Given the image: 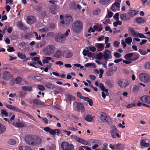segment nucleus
Returning <instances> with one entry per match:
<instances>
[{
	"mask_svg": "<svg viewBox=\"0 0 150 150\" xmlns=\"http://www.w3.org/2000/svg\"><path fill=\"white\" fill-rule=\"evenodd\" d=\"M5 106L8 109L15 112H20L25 114L31 119H32V118L33 117L28 112L23 111V110L18 108L17 107L15 106H14L8 105H5Z\"/></svg>",
	"mask_w": 150,
	"mask_h": 150,
	"instance_id": "obj_3",
	"label": "nucleus"
},
{
	"mask_svg": "<svg viewBox=\"0 0 150 150\" xmlns=\"http://www.w3.org/2000/svg\"><path fill=\"white\" fill-rule=\"evenodd\" d=\"M26 144L32 146H35L37 143L36 141H25Z\"/></svg>",
	"mask_w": 150,
	"mask_h": 150,
	"instance_id": "obj_37",
	"label": "nucleus"
},
{
	"mask_svg": "<svg viewBox=\"0 0 150 150\" xmlns=\"http://www.w3.org/2000/svg\"><path fill=\"white\" fill-rule=\"evenodd\" d=\"M70 32V30L68 29L66 32L64 34H62L61 33L58 34L55 37V40L58 42H63L65 40V37L68 35L69 33Z\"/></svg>",
	"mask_w": 150,
	"mask_h": 150,
	"instance_id": "obj_4",
	"label": "nucleus"
},
{
	"mask_svg": "<svg viewBox=\"0 0 150 150\" xmlns=\"http://www.w3.org/2000/svg\"><path fill=\"white\" fill-rule=\"evenodd\" d=\"M145 67L148 69H150V62L146 63L145 65Z\"/></svg>",
	"mask_w": 150,
	"mask_h": 150,
	"instance_id": "obj_57",
	"label": "nucleus"
},
{
	"mask_svg": "<svg viewBox=\"0 0 150 150\" xmlns=\"http://www.w3.org/2000/svg\"><path fill=\"white\" fill-rule=\"evenodd\" d=\"M72 53L70 51H66L63 54V56L66 58H71L72 56Z\"/></svg>",
	"mask_w": 150,
	"mask_h": 150,
	"instance_id": "obj_16",
	"label": "nucleus"
},
{
	"mask_svg": "<svg viewBox=\"0 0 150 150\" xmlns=\"http://www.w3.org/2000/svg\"><path fill=\"white\" fill-rule=\"evenodd\" d=\"M46 44L45 41H43L41 42L40 43H38V47H41L44 46Z\"/></svg>",
	"mask_w": 150,
	"mask_h": 150,
	"instance_id": "obj_44",
	"label": "nucleus"
},
{
	"mask_svg": "<svg viewBox=\"0 0 150 150\" xmlns=\"http://www.w3.org/2000/svg\"><path fill=\"white\" fill-rule=\"evenodd\" d=\"M21 79L20 77H18L17 78L15 79V83H18L21 81Z\"/></svg>",
	"mask_w": 150,
	"mask_h": 150,
	"instance_id": "obj_51",
	"label": "nucleus"
},
{
	"mask_svg": "<svg viewBox=\"0 0 150 150\" xmlns=\"http://www.w3.org/2000/svg\"><path fill=\"white\" fill-rule=\"evenodd\" d=\"M6 4H9L10 5L12 4L13 2V0H6Z\"/></svg>",
	"mask_w": 150,
	"mask_h": 150,
	"instance_id": "obj_63",
	"label": "nucleus"
},
{
	"mask_svg": "<svg viewBox=\"0 0 150 150\" xmlns=\"http://www.w3.org/2000/svg\"><path fill=\"white\" fill-rule=\"evenodd\" d=\"M48 30V28L47 27H45L43 29H39V31L41 33H46Z\"/></svg>",
	"mask_w": 150,
	"mask_h": 150,
	"instance_id": "obj_43",
	"label": "nucleus"
},
{
	"mask_svg": "<svg viewBox=\"0 0 150 150\" xmlns=\"http://www.w3.org/2000/svg\"><path fill=\"white\" fill-rule=\"evenodd\" d=\"M95 46L98 49V50L99 51H102L104 48V45L102 43H96L95 44Z\"/></svg>",
	"mask_w": 150,
	"mask_h": 150,
	"instance_id": "obj_19",
	"label": "nucleus"
},
{
	"mask_svg": "<svg viewBox=\"0 0 150 150\" xmlns=\"http://www.w3.org/2000/svg\"><path fill=\"white\" fill-rule=\"evenodd\" d=\"M19 149V150H32L31 148L25 146H20Z\"/></svg>",
	"mask_w": 150,
	"mask_h": 150,
	"instance_id": "obj_31",
	"label": "nucleus"
},
{
	"mask_svg": "<svg viewBox=\"0 0 150 150\" xmlns=\"http://www.w3.org/2000/svg\"><path fill=\"white\" fill-rule=\"evenodd\" d=\"M140 88V86L139 84L135 85L133 87L132 91L133 92L137 93L139 91Z\"/></svg>",
	"mask_w": 150,
	"mask_h": 150,
	"instance_id": "obj_24",
	"label": "nucleus"
},
{
	"mask_svg": "<svg viewBox=\"0 0 150 150\" xmlns=\"http://www.w3.org/2000/svg\"><path fill=\"white\" fill-rule=\"evenodd\" d=\"M71 138L72 139L75 140V141H84V140L81 139L80 140V139L77 136L75 135H72L71 136Z\"/></svg>",
	"mask_w": 150,
	"mask_h": 150,
	"instance_id": "obj_42",
	"label": "nucleus"
},
{
	"mask_svg": "<svg viewBox=\"0 0 150 150\" xmlns=\"http://www.w3.org/2000/svg\"><path fill=\"white\" fill-rule=\"evenodd\" d=\"M120 42L117 41H115L114 42V46L115 47H117L119 46Z\"/></svg>",
	"mask_w": 150,
	"mask_h": 150,
	"instance_id": "obj_54",
	"label": "nucleus"
},
{
	"mask_svg": "<svg viewBox=\"0 0 150 150\" xmlns=\"http://www.w3.org/2000/svg\"><path fill=\"white\" fill-rule=\"evenodd\" d=\"M113 74L109 70L106 72V75L108 76H110Z\"/></svg>",
	"mask_w": 150,
	"mask_h": 150,
	"instance_id": "obj_58",
	"label": "nucleus"
},
{
	"mask_svg": "<svg viewBox=\"0 0 150 150\" xmlns=\"http://www.w3.org/2000/svg\"><path fill=\"white\" fill-rule=\"evenodd\" d=\"M111 0H99V3L103 5H107L110 3Z\"/></svg>",
	"mask_w": 150,
	"mask_h": 150,
	"instance_id": "obj_25",
	"label": "nucleus"
},
{
	"mask_svg": "<svg viewBox=\"0 0 150 150\" xmlns=\"http://www.w3.org/2000/svg\"><path fill=\"white\" fill-rule=\"evenodd\" d=\"M73 4L74 5L73 7L74 9H76L77 8L78 9L80 10L81 8V6L79 5L76 4Z\"/></svg>",
	"mask_w": 150,
	"mask_h": 150,
	"instance_id": "obj_49",
	"label": "nucleus"
},
{
	"mask_svg": "<svg viewBox=\"0 0 150 150\" xmlns=\"http://www.w3.org/2000/svg\"><path fill=\"white\" fill-rule=\"evenodd\" d=\"M15 126L17 127H22L26 126V125L23 122H17L16 123Z\"/></svg>",
	"mask_w": 150,
	"mask_h": 150,
	"instance_id": "obj_27",
	"label": "nucleus"
},
{
	"mask_svg": "<svg viewBox=\"0 0 150 150\" xmlns=\"http://www.w3.org/2000/svg\"><path fill=\"white\" fill-rule=\"evenodd\" d=\"M139 77L141 81L144 83H148L150 81V76L146 73L140 74Z\"/></svg>",
	"mask_w": 150,
	"mask_h": 150,
	"instance_id": "obj_5",
	"label": "nucleus"
},
{
	"mask_svg": "<svg viewBox=\"0 0 150 150\" xmlns=\"http://www.w3.org/2000/svg\"><path fill=\"white\" fill-rule=\"evenodd\" d=\"M120 17L121 19L122 20L125 21H127L129 20V18L127 17V14L124 13L121 14L120 15Z\"/></svg>",
	"mask_w": 150,
	"mask_h": 150,
	"instance_id": "obj_36",
	"label": "nucleus"
},
{
	"mask_svg": "<svg viewBox=\"0 0 150 150\" xmlns=\"http://www.w3.org/2000/svg\"><path fill=\"white\" fill-rule=\"evenodd\" d=\"M142 102H145L150 104V96H144L140 98Z\"/></svg>",
	"mask_w": 150,
	"mask_h": 150,
	"instance_id": "obj_12",
	"label": "nucleus"
},
{
	"mask_svg": "<svg viewBox=\"0 0 150 150\" xmlns=\"http://www.w3.org/2000/svg\"><path fill=\"white\" fill-rule=\"evenodd\" d=\"M13 75L7 71H5L3 73L2 78L5 80H9L11 78H12Z\"/></svg>",
	"mask_w": 150,
	"mask_h": 150,
	"instance_id": "obj_10",
	"label": "nucleus"
},
{
	"mask_svg": "<svg viewBox=\"0 0 150 150\" xmlns=\"http://www.w3.org/2000/svg\"><path fill=\"white\" fill-rule=\"evenodd\" d=\"M88 52L89 50H86L84 49L83 50V51L82 53L84 56H86L87 55L88 53Z\"/></svg>",
	"mask_w": 150,
	"mask_h": 150,
	"instance_id": "obj_64",
	"label": "nucleus"
},
{
	"mask_svg": "<svg viewBox=\"0 0 150 150\" xmlns=\"http://www.w3.org/2000/svg\"><path fill=\"white\" fill-rule=\"evenodd\" d=\"M85 120L88 122H91L93 120V118L91 115H88L85 118Z\"/></svg>",
	"mask_w": 150,
	"mask_h": 150,
	"instance_id": "obj_38",
	"label": "nucleus"
},
{
	"mask_svg": "<svg viewBox=\"0 0 150 150\" xmlns=\"http://www.w3.org/2000/svg\"><path fill=\"white\" fill-rule=\"evenodd\" d=\"M56 50L55 47L52 45H49L43 49V52L46 55H51L54 53Z\"/></svg>",
	"mask_w": 150,
	"mask_h": 150,
	"instance_id": "obj_1",
	"label": "nucleus"
},
{
	"mask_svg": "<svg viewBox=\"0 0 150 150\" xmlns=\"http://www.w3.org/2000/svg\"><path fill=\"white\" fill-rule=\"evenodd\" d=\"M111 133H114L116 132L117 130V129L116 127V126L114 125H112L111 127Z\"/></svg>",
	"mask_w": 150,
	"mask_h": 150,
	"instance_id": "obj_39",
	"label": "nucleus"
},
{
	"mask_svg": "<svg viewBox=\"0 0 150 150\" xmlns=\"http://www.w3.org/2000/svg\"><path fill=\"white\" fill-rule=\"evenodd\" d=\"M36 19L35 17L33 16H29L27 17L26 22L28 24L33 23L36 21Z\"/></svg>",
	"mask_w": 150,
	"mask_h": 150,
	"instance_id": "obj_11",
	"label": "nucleus"
},
{
	"mask_svg": "<svg viewBox=\"0 0 150 150\" xmlns=\"http://www.w3.org/2000/svg\"><path fill=\"white\" fill-rule=\"evenodd\" d=\"M6 128L5 126L0 124V134H2L5 132Z\"/></svg>",
	"mask_w": 150,
	"mask_h": 150,
	"instance_id": "obj_32",
	"label": "nucleus"
},
{
	"mask_svg": "<svg viewBox=\"0 0 150 150\" xmlns=\"http://www.w3.org/2000/svg\"><path fill=\"white\" fill-rule=\"evenodd\" d=\"M115 6V5H112L110 8L113 11H116L117 9Z\"/></svg>",
	"mask_w": 150,
	"mask_h": 150,
	"instance_id": "obj_61",
	"label": "nucleus"
},
{
	"mask_svg": "<svg viewBox=\"0 0 150 150\" xmlns=\"http://www.w3.org/2000/svg\"><path fill=\"white\" fill-rule=\"evenodd\" d=\"M61 146L63 149L65 150H73L74 148L73 145L69 144L66 141H64L62 143Z\"/></svg>",
	"mask_w": 150,
	"mask_h": 150,
	"instance_id": "obj_6",
	"label": "nucleus"
},
{
	"mask_svg": "<svg viewBox=\"0 0 150 150\" xmlns=\"http://www.w3.org/2000/svg\"><path fill=\"white\" fill-rule=\"evenodd\" d=\"M61 51L59 50H57L54 54V56L57 58H59L61 57L62 56Z\"/></svg>",
	"mask_w": 150,
	"mask_h": 150,
	"instance_id": "obj_23",
	"label": "nucleus"
},
{
	"mask_svg": "<svg viewBox=\"0 0 150 150\" xmlns=\"http://www.w3.org/2000/svg\"><path fill=\"white\" fill-rule=\"evenodd\" d=\"M32 60L35 62H37V63L40 64L41 66H42V64L41 61H39L40 57H34L32 58Z\"/></svg>",
	"mask_w": 150,
	"mask_h": 150,
	"instance_id": "obj_22",
	"label": "nucleus"
},
{
	"mask_svg": "<svg viewBox=\"0 0 150 150\" xmlns=\"http://www.w3.org/2000/svg\"><path fill=\"white\" fill-rule=\"evenodd\" d=\"M111 52L108 50H106L105 53H104L103 56L104 58V59L105 60H107L108 59L110 58V55L111 54Z\"/></svg>",
	"mask_w": 150,
	"mask_h": 150,
	"instance_id": "obj_15",
	"label": "nucleus"
},
{
	"mask_svg": "<svg viewBox=\"0 0 150 150\" xmlns=\"http://www.w3.org/2000/svg\"><path fill=\"white\" fill-rule=\"evenodd\" d=\"M124 58L127 60H130L131 58V53L126 54L124 56Z\"/></svg>",
	"mask_w": 150,
	"mask_h": 150,
	"instance_id": "obj_46",
	"label": "nucleus"
},
{
	"mask_svg": "<svg viewBox=\"0 0 150 150\" xmlns=\"http://www.w3.org/2000/svg\"><path fill=\"white\" fill-rule=\"evenodd\" d=\"M107 84L108 86L111 88L113 87V84L110 81H107Z\"/></svg>",
	"mask_w": 150,
	"mask_h": 150,
	"instance_id": "obj_62",
	"label": "nucleus"
},
{
	"mask_svg": "<svg viewBox=\"0 0 150 150\" xmlns=\"http://www.w3.org/2000/svg\"><path fill=\"white\" fill-rule=\"evenodd\" d=\"M17 25L21 30H25L27 29V28L23 24L21 21L18 22L17 23Z\"/></svg>",
	"mask_w": 150,
	"mask_h": 150,
	"instance_id": "obj_18",
	"label": "nucleus"
},
{
	"mask_svg": "<svg viewBox=\"0 0 150 150\" xmlns=\"http://www.w3.org/2000/svg\"><path fill=\"white\" fill-rule=\"evenodd\" d=\"M77 108L78 109L82 110L83 108V106L82 103H78L77 105Z\"/></svg>",
	"mask_w": 150,
	"mask_h": 150,
	"instance_id": "obj_40",
	"label": "nucleus"
},
{
	"mask_svg": "<svg viewBox=\"0 0 150 150\" xmlns=\"http://www.w3.org/2000/svg\"><path fill=\"white\" fill-rule=\"evenodd\" d=\"M136 21L138 23H143L145 21L144 19L142 17L137 18L136 19Z\"/></svg>",
	"mask_w": 150,
	"mask_h": 150,
	"instance_id": "obj_35",
	"label": "nucleus"
},
{
	"mask_svg": "<svg viewBox=\"0 0 150 150\" xmlns=\"http://www.w3.org/2000/svg\"><path fill=\"white\" fill-rule=\"evenodd\" d=\"M109 70L114 74V73L117 71V67H111L110 68Z\"/></svg>",
	"mask_w": 150,
	"mask_h": 150,
	"instance_id": "obj_47",
	"label": "nucleus"
},
{
	"mask_svg": "<svg viewBox=\"0 0 150 150\" xmlns=\"http://www.w3.org/2000/svg\"><path fill=\"white\" fill-rule=\"evenodd\" d=\"M38 89L40 91H43L45 90V87L42 85H38Z\"/></svg>",
	"mask_w": 150,
	"mask_h": 150,
	"instance_id": "obj_50",
	"label": "nucleus"
},
{
	"mask_svg": "<svg viewBox=\"0 0 150 150\" xmlns=\"http://www.w3.org/2000/svg\"><path fill=\"white\" fill-rule=\"evenodd\" d=\"M21 140H24L25 141H37L39 140V138L33 136H31L30 135H27L24 137L23 136H21Z\"/></svg>",
	"mask_w": 150,
	"mask_h": 150,
	"instance_id": "obj_8",
	"label": "nucleus"
},
{
	"mask_svg": "<svg viewBox=\"0 0 150 150\" xmlns=\"http://www.w3.org/2000/svg\"><path fill=\"white\" fill-rule=\"evenodd\" d=\"M106 120V122H107L109 125H111L112 124V120L110 117L108 116V117H107V119Z\"/></svg>",
	"mask_w": 150,
	"mask_h": 150,
	"instance_id": "obj_45",
	"label": "nucleus"
},
{
	"mask_svg": "<svg viewBox=\"0 0 150 150\" xmlns=\"http://www.w3.org/2000/svg\"><path fill=\"white\" fill-rule=\"evenodd\" d=\"M64 19L65 21L66 22V23L67 24L72 22L73 21V19L71 17L69 16H65Z\"/></svg>",
	"mask_w": 150,
	"mask_h": 150,
	"instance_id": "obj_17",
	"label": "nucleus"
},
{
	"mask_svg": "<svg viewBox=\"0 0 150 150\" xmlns=\"http://www.w3.org/2000/svg\"><path fill=\"white\" fill-rule=\"evenodd\" d=\"M139 52L142 55H145L147 53L146 51L141 49H139Z\"/></svg>",
	"mask_w": 150,
	"mask_h": 150,
	"instance_id": "obj_60",
	"label": "nucleus"
},
{
	"mask_svg": "<svg viewBox=\"0 0 150 150\" xmlns=\"http://www.w3.org/2000/svg\"><path fill=\"white\" fill-rule=\"evenodd\" d=\"M125 41L127 44H130L131 42V38L128 37L126 38Z\"/></svg>",
	"mask_w": 150,
	"mask_h": 150,
	"instance_id": "obj_48",
	"label": "nucleus"
},
{
	"mask_svg": "<svg viewBox=\"0 0 150 150\" xmlns=\"http://www.w3.org/2000/svg\"><path fill=\"white\" fill-rule=\"evenodd\" d=\"M110 148L112 149L113 150L115 149H122V145L121 144H116L115 145H113L112 144H110Z\"/></svg>",
	"mask_w": 150,
	"mask_h": 150,
	"instance_id": "obj_13",
	"label": "nucleus"
},
{
	"mask_svg": "<svg viewBox=\"0 0 150 150\" xmlns=\"http://www.w3.org/2000/svg\"><path fill=\"white\" fill-rule=\"evenodd\" d=\"M1 113L2 115H4L5 116H7L8 115L7 112L4 110L2 109L1 110Z\"/></svg>",
	"mask_w": 150,
	"mask_h": 150,
	"instance_id": "obj_55",
	"label": "nucleus"
},
{
	"mask_svg": "<svg viewBox=\"0 0 150 150\" xmlns=\"http://www.w3.org/2000/svg\"><path fill=\"white\" fill-rule=\"evenodd\" d=\"M33 103L38 105L45 106L46 104L43 102H42L40 100L35 99L33 100Z\"/></svg>",
	"mask_w": 150,
	"mask_h": 150,
	"instance_id": "obj_14",
	"label": "nucleus"
},
{
	"mask_svg": "<svg viewBox=\"0 0 150 150\" xmlns=\"http://www.w3.org/2000/svg\"><path fill=\"white\" fill-rule=\"evenodd\" d=\"M44 130L46 132H49L51 134L55 135L56 133L58 134L60 133V130L59 129H52L49 127H46L44 129Z\"/></svg>",
	"mask_w": 150,
	"mask_h": 150,
	"instance_id": "obj_7",
	"label": "nucleus"
},
{
	"mask_svg": "<svg viewBox=\"0 0 150 150\" xmlns=\"http://www.w3.org/2000/svg\"><path fill=\"white\" fill-rule=\"evenodd\" d=\"M23 90L28 91H33L32 87L31 86H24L22 87Z\"/></svg>",
	"mask_w": 150,
	"mask_h": 150,
	"instance_id": "obj_26",
	"label": "nucleus"
},
{
	"mask_svg": "<svg viewBox=\"0 0 150 150\" xmlns=\"http://www.w3.org/2000/svg\"><path fill=\"white\" fill-rule=\"evenodd\" d=\"M145 142L146 141H141L140 145L141 146L145 147H149L150 145V144L146 143Z\"/></svg>",
	"mask_w": 150,
	"mask_h": 150,
	"instance_id": "obj_33",
	"label": "nucleus"
},
{
	"mask_svg": "<svg viewBox=\"0 0 150 150\" xmlns=\"http://www.w3.org/2000/svg\"><path fill=\"white\" fill-rule=\"evenodd\" d=\"M18 57L22 59H24L26 57V56L23 53L18 52L17 53Z\"/></svg>",
	"mask_w": 150,
	"mask_h": 150,
	"instance_id": "obj_30",
	"label": "nucleus"
},
{
	"mask_svg": "<svg viewBox=\"0 0 150 150\" xmlns=\"http://www.w3.org/2000/svg\"><path fill=\"white\" fill-rule=\"evenodd\" d=\"M73 30L75 32L78 33L80 32L83 28L82 23L80 21H75L72 25Z\"/></svg>",
	"mask_w": 150,
	"mask_h": 150,
	"instance_id": "obj_2",
	"label": "nucleus"
},
{
	"mask_svg": "<svg viewBox=\"0 0 150 150\" xmlns=\"http://www.w3.org/2000/svg\"><path fill=\"white\" fill-rule=\"evenodd\" d=\"M50 12L52 14H55L56 13V7L54 5L50 6L49 7Z\"/></svg>",
	"mask_w": 150,
	"mask_h": 150,
	"instance_id": "obj_20",
	"label": "nucleus"
},
{
	"mask_svg": "<svg viewBox=\"0 0 150 150\" xmlns=\"http://www.w3.org/2000/svg\"><path fill=\"white\" fill-rule=\"evenodd\" d=\"M46 87L48 88L53 89L54 88V86L50 82H48L45 85Z\"/></svg>",
	"mask_w": 150,
	"mask_h": 150,
	"instance_id": "obj_28",
	"label": "nucleus"
},
{
	"mask_svg": "<svg viewBox=\"0 0 150 150\" xmlns=\"http://www.w3.org/2000/svg\"><path fill=\"white\" fill-rule=\"evenodd\" d=\"M119 86L121 88H125L129 84L128 81L125 79H120L118 81Z\"/></svg>",
	"mask_w": 150,
	"mask_h": 150,
	"instance_id": "obj_9",
	"label": "nucleus"
},
{
	"mask_svg": "<svg viewBox=\"0 0 150 150\" xmlns=\"http://www.w3.org/2000/svg\"><path fill=\"white\" fill-rule=\"evenodd\" d=\"M99 87L100 88V89L103 91H105L107 93H108V89H106L105 88V87L104 85L102 83H100Z\"/></svg>",
	"mask_w": 150,
	"mask_h": 150,
	"instance_id": "obj_29",
	"label": "nucleus"
},
{
	"mask_svg": "<svg viewBox=\"0 0 150 150\" xmlns=\"http://www.w3.org/2000/svg\"><path fill=\"white\" fill-rule=\"evenodd\" d=\"M33 33H34L35 36L37 40H40L41 39V36L40 35H38V34L36 32H34Z\"/></svg>",
	"mask_w": 150,
	"mask_h": 150,
	"instance_id": "obj_53",
	"label": "nucleus"
},
{
	"mask_svg": "<svg viewBox=\"0 0 150 150\" xmlns=\"http://www.w3.org/2000/svg\"><path fill=\"white\" fill-rule=\"evenodd\" d=\"M108 116L106 115V114L105 113L101 114V116L100 117V119L102 122H106V120L107 117Z\"/></svg>",
	"mask_w": 150,
	"mask_h": 150,
	"instance_id": "obj_21",
	"label": "nucleus"
},
{
	"mask_svg": "<svg viewBox=\"0 0 150 150\" xmlns=\"http://www.w3.org/2000/svg\"><path fill=\"white\" fill-rule=\"evenodd\" d=\"M103 57V55L102 53H100L96 56V58L99 59H101Z\"/></svg>",
	"mask_w": 150,
	"mask_h": 150,
	"instance_id": "obj_52",
	"label": "nucleus"
},
{
	"mask_svg": "<svg viewBox=\"0 0 150 150\" xmlns=\"http://www.w3.org/2000/svg\"><path fill=\"white\" fill-rule=\"evenodd\" d=\"M114 56L116 58H119L121 56V54L117 52L115 53L114 54Z\"/></svg>",
	"mask_w": 150,
	"mask_h": 150,
	"instance_id": "obj_59",
	"label": "nucleus"
},
{
	"mask_svg": "<svg viewBox=\"0 0 150 150\" xmlns=\"http://www.w3.org/2000/svg\"><path fill=\"white\" fill-rule=\"evenodd\" d=\"M139 33L136 32L134 30L132 29V35L134 37H138Z\"/></svg>",
	"mask_w": 150,
	"mask_h": 150,
	"instance_id": "obj_41",
	"label": "nucleus"
},
{
	"mask_svg": "<svg viewBox=\"0 0 150 150\" xmlns=\"http://www.w3.org/2000/svg\"><path fill=\"white\" fill-rule=\"evenodd\" d=\"M67 24L66 23V22L62 20L61 21L59 25L60 26H63Z\"/></svg>",
	"mask_w": 150,
	"mask_h": 150,
	"instance_id": "obj_56",
	"label": "nucleus"
},
{
	"mask_svg": "<svg viewBox=\"0 0 150 150\" xmlns=\"http://www.w3.org/2000/svg\"><path fill=\"white\" fill-rule=\"evenodd\" d=\"M52 58L50 57H45L42 60V62L43 63H47L48 62V61L51 60Z\"/></svg>",
	"mask_w": 150,
	"mask_h": 150,
	"instance_id": "obj_34",
	"label": "nucleus"
}]
</instances>
